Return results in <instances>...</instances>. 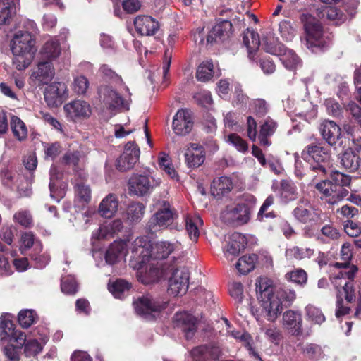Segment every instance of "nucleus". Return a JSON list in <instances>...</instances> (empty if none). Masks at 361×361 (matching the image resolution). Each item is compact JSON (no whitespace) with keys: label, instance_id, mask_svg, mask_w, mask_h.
<instances>
[{"label":"nucleus","instance_id":"nucleus-1","mask_svg":"<svg viewBox=\"0 0 361 361\" xmlns=\"http://www.w3.org/2000/svg\"><path fill=\"white\" fill-rule=\"evenodd\" d=\"M260 293L262 312L269 322H274L283 310V305H290L296 298L294 290L287 287L272 286L267 278L259 277L256 282Z\"/></svg>","mask_w":361,"mask_h":361},{"label":"nucleus","instance_id":"nucleus-2","mask_svg":"<svg viewBox=\"0 0 361 361\" xmlns=\"http://www.w3.org/2000/svg\"><path fill=\"white\" fill-rule=\"evenodd\" d=\"M180 244L169 241H159L152 245L146 237L137 238L130 247L133 258L140 264H145L149 259H164L170 255L175 258L180 250Z\"/></svg>","mask_w":361,"mask_h":361},{"label":"nucleus","instance_id":"nucleus-3","mask_svg":"<svg viewBox=\"0 0 361 361\" xmlns=\"http://www.w3.org/2000/svg\"><path fill=\"white\" fill-rule=\"evenodd\" d=\"M13 64L18 70L27 68L32 63L36 51L35 40L28 32H17L11 42Z\"/></svg>","mask_w":361,"mask_h":361},{"label":"nucleus","instance_id":"nucleus-4","mask_svg":"<svg viewBox=\"0 0 361 361\" xmlns=\"http://www.w3.org/2000/svg\"><path fill=\"white\" fill-rule=\"evenodd\" d=\"M102 104L110 111H128L132 102L131 93L128 86L116 84V87L104 85L99 89Z\"/></svg>","mask_w":361,"mask_h":361},{"label":"nucleus","instance_id":"nucleus-5","mask_svg":"<svg viewBox=\"0 0 361 361\" xmlns=\"http://www.w3.org/2000/svg\"><path fill=\"white\" fill-rule=\"evenodd\" d=\"M357 271V267L353 265L349 271H341L332 279V283L337 289V310L336 316L340 317L349 313L350 309L342 305L343 297L348 302L355 300V289L353 279Z\"/></svg>","mask_w":361,"mask_h":361},{"label":"nucleus","instance_id":"nucleus-6","mask_svg":"<svg viewBox=\"0 0 361 361\" xmlns=\"http://www.w3.org/2000/svg\"><path fill=\"white\" fill-rule=\"evenodd\" d=\"M300 19L305 30L306 47L308 49L314 51V48L323 49L329 44V37L324 35L322 25L314 17L308 13H303Z\"/></svg>","mask_w":361,"mask_h":361},{"label":"nucleus","instance_id":"nucleus-7","mask_svg":"<svg viewBox=\"0 0 361 361\" xmlns=\"http://www.w3.org/2000/svg\"><path fill=\"white\" fill-rule=\"evenodd\" d=\"M178 216V214L171 204L166 200L159 202L157 211L152 216L147 224L151 233L164 230L169 227Z\"/></svg>","mask_w":361,"mask_h":361},{"label":"nucleus","instance_id":"nucleus-8","mask_svg":"<svg viewBox=\"0 0 361 361\" xmlns=\"http://www.w3.org/2000/svg\"><path fill=\"white\" fill-rule=\"evenodd\" d=\"M250 215V208L246 204L231 202L221 211L220 219L226 224L237 226L247 224Z\"/></svg>","mask_w":361,"mask_h":361},{"label":"nucleus","instance_id":"nucleus-9","mask_svg":"<svg viewBox=\"0 0 361 361\" xmlns=\"http://www.w3.org/2000/svg\"><path fill=\"white\" fill-rule=\"evenodd\" d=\"M330 153L327 148L310 145L302 152V158L310 164L312 171L324 175L326 173L325 165L330 160Z\"/></svg>","mask_w":361,"mask_h":361},{"label":"nucleus","instance_id":"nucleus-10","mask_svg":"<svg viewBox=\"0 0 361 361\" xmlns=\"http://www.w3.org/2000/svg\"><path fill=\"white\" fill-rule=\"evenodd\" d=\"M159 183V180H156L147 171L144 174H133L130 177L128 182L129 190L137 196H144Z\"/></svg>","mask_w":361,"mask_h":361},{"label":"nucleus","instance_id":"nucleus-11","mask_svg":"<svg viewBox=\"0 0 361 361\" xmlns=\"http://www.w3.org/2000/svg\"><path fill=\"white\" fill-rule=\"evenodd\" d=\"M171 276L169 279V294L174 296L185 294L188 288L189 271L185 267L174 268L170 269Z\"/></svg>","mask_w":361,"mask_h":361},{"label":"nucleus","instance_id":"nucleus-12","mask_svg":"<svg viewBox=\"0 0 361 361\" xmlns=\"http://www.w3.org/2000/svg\"><path fill=\"white\" fill-rule=\"evenodd\" d=\"M315 188L321 193V198L330 204L338 203L345 198L349 193L345 188L334 185L333 182L329 180L317 183Z\"/></svg>","mask_w":361,"mask_h":361},{"label":"nucleus","instance_id":"nucleus-13","mask_svg":"<svg viewBox=\"0 0 361 361\" xmlns=\"http://www.w3.org/2000/svg\"><path fill=\"white\" fill-rule=\"evenodd\" d=\"M140 147L134 142H128L121 156L116 159V166L121 171L133 169L139 160Z\"/></svg>","mask_w":361,"mask_h":361},{"label":"nucleus","instance_id":"nucleus-14","mask_svg":"<svg viewBox=\"0 0 361 361\" xmlns=\"http://www.w3.org/2000/svg\"><path fill=\"white\" fill-rule=\"evenodd\" d=\"M63 111L68 119L78 121L89 118L92 114L90 104L82 99H75L66 104Z\"/></svg>","mask_w":361,"mask_h":361},{"label":"nucleus","instance_id":"nucleus-15","mask_svg":"<svg viewBox=\"0 0 361 361\" xmlns=\"http://www.w3.org/2000/svg\"><path fill=\"white\" fill-rule=\"evenodd\" d=\"M165 306V302L154 300L149 295L139 298L134 302L136 313L148 319L153 318L154 314L159 312Z\"/></svg>","mask_w":361,"mask_h":361},{"label":"nucleus","instance_id":"nucleus-16","mask_svg":"<svg viewBox=\"0 0 361 361\" xmlns=\"http://www.w3.org/2000/svg\"><path fill=\"white\" fill-rule=\"evenodd\" d=\"M293 214L295 218L302 224H313L321 219L322 212L312 207L308 200H301Z\"/></svg>","mask_w":361,"mask_h":361},{"label":"nucleus","instance_id":"nucleus-17","mask_svg":"<svg viewBox=\"0 0 361 361\" xmlns=\"http://www.w3.org/2000/svg\"><path fill=\"white\" fill-rule=\"evenodd\" d=\"M193 127V120L190 111L186 109H179L173 118L172 128L174 133L180 136L189 134Z\"/></svg>","mask_w":361,"mask_h":361},{"label":"nucleus","instance_id":"nucleus-18","mask_svg":"<svg viewBox=\"0 0 361 361\" xmlns=\"http://www.w3.org/2000/svg\"><path fill=\"white\" fill-rule=\"evenodd\" d=\"M44 94L49 106L57 107L67 98V87L63 82H53L46 87Z\"/></svg>","mask_w":361,"mask_h":361},{"label":"nucleus","instance_id":"nucleus-19","mask_svg":"<svg viewBox=\"0 0 361 361\" xmlns=\"http://www.w3.org/2000/svg\"><path fill=\"white\" fill-rule=\"evenodd\" d=\"M54 75L55 71L51 62L42 60L33 69L30 79L37 85H42L49 82Z\"/></svg>","mask_w":361,"mask_h":361},{"label":"nucleus","instance_id":"nucleus-20","mask_svg":"<svg viewBox=\"0 0 361 361\" xmlns=\"http://www.w3.org/2000/svg\"><path fill=\"white\" fill-rule=\"evenodd\" d=\"M205 150L202 145L191 142L185 148L184 157L187 166L190 168H197L201 166L205 160Z\"/></svg>","mask_w":361,"mask_h":361},{"label":"nucleus","instance_id":"nucleus-21","mask_svg":"<svg viewBox=\"0 0 361 361\" xmlns=\"http://www.w3.org/2000/svg\"><path fill=\"white\" fill-rule=\"evenodd\" d=\"M80 180H75V202L78 207L83 208L88 204L91 200L92 192L89 185H86L82 180L86 177L83 172L77 173Z\"/></svg>","mask_w":361,"mask_h":361},{"label":"nucleus","instance_id":"nucleus-22","mask_svg":"<svg viewBox=\"0 0 361 361\" xmlns=\"http://www.w3.org/2000/svg\"><path fill=\"white\" fill-rule=\"evenodd\" d=\"M173 322L185 333L187 339L193 337L197 328V319L194 316L185 312H178L173 317Z\"/></svg>","mask_w":361,"mask_h":361},{"label":"nucleus","instance_id":"nucleus-23","mask_svg":"<svg viewBox=\"0 0 361 361\" xmlns=\"http://www.w3.org/2000/svg\"><path fill=\"white\" fill-rule=\"evenodd\" d=\"M195 361H214L221 355V350L216 344L200 345L193 348L190 352Z\"/></svg>","mask_w":361,"mask_h":361},{"label":"nucleus","instance_id":"nucleus-24","mask_svg":"<svg viewBox=\"0 0 361 361\" xmlns=\"http://www.w3.org/2000/svg\"><path fill=\"white\" fill-rule=\"evenodd\" d=\"M246 245L245 237L240 233H233L228 237L224 248V256L230 260L238 256Z\"/></svg>","mask_w":361,"mask_h":361},{"label":"nucleus","instance_id":"nucleus-25","mask_svg":"<svg viewBox=\"0 0 361 361\" xmlns=\"http://www.w3.org/2000/svg\"><path fill=\"white\" fill-rule=\"evenodd\" d=\"M134 25L136 31L141 35H154L159 28V24L149 16H139L135 18Z\"/></svg>","mask_w":361,"mask_h":361},{"label":"nucleus","instance_id":"nucleus-26","mask_svg":"<svg viewBox=\"0 0 361 361\" xmlns=\"http://www.w3.org/2000/svg\"><path fill=\"white\" fill-rule=\"evenodd\" d=\"M282 326L292 335H298L302 329V317L299 312L286 311L282 317Z\"/></svg>","mask_w":361,"mask_h":361},{"label":"nucleus","instance_id":"nucleus-27","mask_svg":"<svg viewBox=\"0 0 361 361\" xmlns=\"http://www.w3.org/2000/svg\"><path fill=\"white\" fill-rule=\"evenodd\" d=\"M232 29V24L228 20H222L215 25L207 37V42L212 44L219 41H223L228 38Z\"/></svg>","mask_w":361,"mask_h":361},{"label":"nucleus","instance_id":"nucleus-28","mask_svg":"<svg viewBox=\"0 0 361 361\" xmlns=\"http://www.w3.org/2000/svg\"><path fill=\"white\" fill-rule=\"evenodd\" d=\"M127 253V244L125 241H114L106 252V262L109 264H114L125 257Z\"/></svg>","mask_w":361,"mask_h":361},{"label":"nucleus","instance_id":"nucleus-29","mask_svg":"<svg viewBox=\"0 0 361 361\" xmlns=\"http://www.w3.org/2000/svg\"><path fill=\"white\" fill-rule=\"evenodd\" d=\"M320 131L323 138L331 145L335 144L341 135L340 127L331 121L323 122L320 126Z\"/></svg>","mask_w":361,"mask_h":361},{"label":"nucleus","instance_id":"nucleus-30","mask_svg":"<svg viewBox=\"0 0 361 361\" xmlns=\"http://www.w3.org/2000/svg\"><path fill=\"white\" fill-rule=\"evenodd\" d=\"M185 230L190 240L195 243L197 241L200 235V227L202 226L203 221L197 215L188 214L185 218Z\"/></svg>","mask_w":361,"mask_h":361},{"label":"nucleus","instance_id":"nucleus-31","mask_svg":"<svg viewBox=\"0 0 361 361\" xmlns=\"http://www.w3.org/2000/svg\"><path fill=\"white\" fill-rule=\"evenodd\" d=\"M118 207L117 198L114 195H109L102 200L99 207V213L105 218H111Z\"/></svg>","mask_w":361,"mask_h":361},{"label":"nucleus","instance_id":"nucleus-32","mask_svg":"<svg viewBox=\"0 0 361 361\" xmlns=\"http://www.w3.org/2000/svg\"><path fill=\"white\" fill-rule=\"evenodd\" d=\"M61 51L59 42L56 39H50L44 44L41 50L42 58L51 62L59 56Z\"/></svg>","mask_w":361,"mask_h":361},{"label":"nucleus","instance_id":"nucleus-33","mask_svg":"<svg viewBox=\"0 0 361 361\" xmlns=\"http://www.w3.org/2000/svg\"><path fill=\"white\" fill-rule=\"evenodd\" d=\"M314 254V250L312 248H302L298 246H293L287 248L285 252V256L287 260H302L310 259Z\"/></svg>","mask_w":361,"mask_h":361},{"label":"nucleus","instance_id":"nucleus-34","mask_svg":"<svg viewBox=\"0 0 361 361\" xmlns=\"http://www.w3.org/2000/svg\"><path fill=\"white\" fill-rule=\"evenodd\" d=\"M317 13L319 18L322 19L326 18L335 22L336 24L342 23L345 20V14L335 7L323 6L317 10Z\"/></svg>","mask_w":361,"mask_h":361},{"label":"nucleus","instance_id":"nucleus-35","mask_svg":"<svg viewBox=\"0 0 361 361\" xmlns=\"http://www.w3.org/2000/svg\"><path fill=\"white\" fill-rule=\"evenodd\" d=\"M341 164L350 172L355 171L360 166V159L351 149H346L340 156Z\"/></svg>","mask_w":361,"mask_h":361},{"label":"nucleus","instance_id":"nucleus-36","mask_svg":"<svg viewBox=\"0 0 361 361\" xmlns=\"http://www.w3.org/2000/svg\"><path fill=\"white\" fill-rule=\"evenodd\" d=\"M233 183L230 178L222 176L214 180L212 184L211 192L214 196L220 197L231 190Z\"/></svg>","mask_w":361,"mask_h":361},{"label":"nucleus","instance_id":"nucleus-37","mask_svg":"<svg viewBox=\"0 0 361 361\" xmlns=\"http://www.w3.org/2000/svg\"><path fill=\"white\" fill-rule=\"evenodd\" d=\"M130 284L123 279H116L109 282L108 289L116 298H122L126 296L130 290Z\"/></svg>","mask_w":361,"mask_h":361},{"label":"nucleus","instance_id":"nucleus-38","mask_svg":"<svg viewBox=\"0 0 361 361\" xmlns=\"http://www.w3.org/2000/svg\"><path fill=\"white\" fill-rule=\"evenodd\" d=\"M19 0H0V24H6L16 13Z\"/></svg>","mask_w":361,"mask_h":361},{"label":"nucleus","instance_id":"nucleus-39","mask_svg":"<svg viewBox=\"0 0 361 361\" xmlns=\"http://www.w3.org/2000/svg\"><path fill=\"white\" fill-rule=\"evenodd\" d=\"M228 334L233 337L234 338L239 340L247 348L249 353L252 355L256 360L262 361L259 355L255 350L250 343L251 337L247 333H242L238 331L228 330Z\"/></svg>","mask_w":361,"mask_h":361},{"label":"nucleus","instance_id":"nucleus-40","mask_svg":"<svg viewBox=\"0 0 361 361\" xmlns=\"http://www.w3.org/2000/svg\"><path fill=\"white\" fill-rule=\"evenodd\" d=\"M11 128L13 136L22 141L26 139L27 136V128L25 123L18 117L13 116L11 118Z\"/></svg>","mask_w":361,"mask_h":361},{"label":"nucleus","instance_id":"nucleus-41","mask_svg":"<svg viewBox=\"0 0 361 361\" xmlns=\"http://www.w3.org/2000/svg\"><path fill=\"white\" fill-rule=\"evenodd\" d=\"M257 260L256 255H244L238 259L236 269L240 274H247L255 269Z\"/></svg>","mask_w":361,"mask_h":361},{"label":"nucleus","instance_id":"nucleus-42","mask_svg":"<svg viewBox=\"0 0 361 361\" xmlns=\"http://www.w3.org/2000/svg\"><path fill=\"white\" fill-rule=\"evenodd\" d=\"M262 46L266 52L278 56L285 50L283 44L271 35L263 37Z\"/></svg>","mask_w":361,"mask_h":361},{"label":"nucleus","instance_id":"nucleus-43","mask_svg":"<svg viewBox=\"0 0 361 361\" xmlns=\"http://www.w3.org/2000/svg\"><path fill=\"white\" fill-rule=\"evenodd\" d=\"M243 42L247 47L249 55L258 49L260 45V40L258 33L254 30L247 29L244 32Z\"/></svg>","mask_w":361,"mask_h":361},{"label":"nucleus","instance_id":"nucleus-44","mask_svg":"<svg viewBox=\"0 0 361 361\" xmlns=\"http://www.w3.org/2000/svg\"><path fill=\"white\" fill-rule=\"evenodd\" d=\"M279 58L284 66L288 70H294L300 65V59L295 53L285 47V50L279 55Z\"/></svg>","mask_w":361,"mask_h":361},{"label":"nucleus","instance_id":"nucleus-45","mask_svg":"<svg viewBox=\"0 0 361 361\" xmlns=\"http://www.w3.org/2000/svg\"><path fill=\"white\" fill-rule=\"evenodd\" d=\"M16 329L11 320L1 317L0 340L2 344L8 343Z\"/></svg>","mask_w":361,"mask_h":361},{"label":"nucleus","instance_id":"nucleus-46","mask_svg":"<svg viewBox=\"0 0 361 361\" xmlns=\"http://www.w3.org/2000/svg\"><path fill=\"white\" fill-rule=\"evenodd\" d=\"M305 311L306 319L313 324L320 325L326 320L322 311L313 305H307Z\"/></svg>","mask_w":361,"mask_h":361},{"label":"nucleus","instance_id":"nucleus-47","mask_svg":"<svg viewBox=\"0 0 361 361\" xmlns=\"http://www.w3.org/2000/svg\"><path fill=\"white\" fill-rule=\"evenodd\" d=\"M213 64L209 61H204L200 64L196 72L197 80L204 82L209 81L213 76Z\"/></svg>","mask_w":361,"mask_h":361},{"label":"nucleus","instance_id":"nucleus-48","mask_svg":"<svg viewBox=\"0 0 361 361\" xmlns=\"http://www.w3.org/2000/svg\"><path fill=\"white\" fill-rule=\"evenodd\" d=\"M145 213V206L140 202H134L130 204L126 210V216L130 222L140 221Z\"/></svg>","mask_w":361,"mask_h":361},{"label":"nucleus","instance_id":"nucleus-49","mask_svg":"<svg viewBox=\"0 0 361 361\" xmlns=\"http://www.w3.org/2000/svg\"><path fill=\"white\" fill-rule=\"evenodd\" d=\"M164 276V270L158 267H154L152 265L149 270L144 274H140L139 276L140 280L145 284H149L159 281Z\"/></svg>","mask_w":361,"mask_h":361},{"label":"nucleus","instance_id":"nucleus-50","mask_svg":"<svg viewBox=\"0 0 361 361\" xmlns=\"http://www.w3.org/2000/svg\"><path fill=\"white\" fill-rule=\"evenodd\" d=\"M340 255L343 262H336L334 266L338 269L349 267L353 257L352 246L349 243H345L343 244Z\"/></svg>","mask_w":361,"mask_h":361},{"label":"nucleus","instance_id":"nucleus-51","mask_svg":"<svg viewBox=\"0 0 361 361\" xmlns=\"http://www.w3.org/2000/svg\"><path fill=\"white\" fill-rule=\"evenodd\" d=\"M61 178V174L59 172L58 169L52 166L50 169V183H49V189H50V196L52 199L56 200V202H59L60 199L63 196V192L60 191L59 193H56L55 190V179H59Z\"/></svg>","mask_w":361,"mask_h":361},{"label":"nucleus","instance_id":"nucleus-52","mask_svg":"<svg viewBox=\"0 0 361 361\" xmlns=\"http://www.w3.org/2000/svg\"><path fill=\"white\" fill-rule=\"evenodd\" d=\"M37 315L33 310H24L18 313V322L23 328H28L34 324Z\"/></svg>","mask_w":361,"mask_h":361},{"label":"nucleus","instance_id":"nucleus-53","mask_svg":"<svg viewBox=\"0 0 361 361\" xmlns=\"http://www.w3.org/2000/svg\"><path fill=\"white\" fill-rule=\"evenodd\" d=\"M286 279L296 284L303 286L307 280L306 271L302 269H295L286 274Z\"/></svg>","mask_w":361,"mask_h":361},{"label":"nucleus","instance_id":"nucleus-54","mask_svg":"<svg viewBox=\"0 0 361 361\" xmlns=\"http://www.w3.org/2000/svg\"><path fill=\"white\" fill-rule=\"evenodd\" d=\"M297 197L296 188L293 183L282 181L281 184V197L285 202L293 200Z\"/></svg>","mask_w":361,"mask_h":361},{"label":"nucleus","instance_id":"nucleus-55","mask_svg":"<svg viewBox=\"0 0 361 361\" xmlns=\"http://www.w3.org/2000/svg\"><path fill=\"white\" fill-rule=\"evenodd\" d=\"M85 156L80 152H66L61 161L64 164L73 165L76 167L84 161Z\"/></svg>","mask_w":361,"mask_h":361},{"label":"nucleus","instance_id":"nucleus-56","mask_svg":"<svg viewBox=\"0 0 361 361\" xmlns=\"http://www.w3.org/2000/svg\"><path fill=\"white\" fill-rule=\"evenodd\" d=\"M90 86L88 79L84 75H78L74 78L73 89L78 95L86 94Z\"/></svg>","mask_w":361,"mask_h":361},{"label":"nucleus","instance_id":"nucleus-57","mask_svg":"<svg viewBox=\"0 0 361 361\" xmlns=\"http://www.w3.org/2000/svg\"><path fill=\"white\" fill-rule=\"evenodd\" d=\"M45 341L39 342L37 339H30L25 344V353L26 356L30 357L39 353L44 346Z\"/></svg>","mask_w":361,"mask_h":361},{"label":"nucleus","instance_id":"nucleus-58","mask_svg":"<svg viewBox=\"0 0 361 361\" xmlns=\"http://www.w3.org/2000/svg\"><path fill=\"white\" fill-rule=\"evenodd\" d=\"M279 30L283 39L287 42L292 41L295 36V30L290 23L283 20L279 23Z\"/></svg>","mask_w":361,"mask_h":361},{"label":"nucleus","instance_id":"nucleus-59","mask_svg":"<svg viewBox=\"0 0 361 361\" xmlns=\"http://www.w3.org/2000/svg\"><path fill=\"white\" fill-rule=\"evenodd\" d=\"M61 288L66 294H75L78 290V285L73 276H68L61 279Z\"/></svg>","mask_w":361,"mask_h":361},{"label":"nucleus","instance_id":"nucleus-60","mask_svg":"<svg viewBox=\"0 0 361 361\" xmlns=\"http://www.w3.org/2000/svg\"><path fill=\"white\" fill-rule=\"evenodd\" d=\"M13 221L23 227H30L32 224V218L28 211L20 210L13 215Z\"/></svg>","mask_w":361,"mask_h":361},{"label":"nucleus","instance_id":"nucleus-61","mask_svg":"<svg viewBox=\"0 0 361 361\" xmlns=\"http://www.w3.org/2000/svg\"><path fill=\"white\" fill-rule=\"evenodd\" d=\"M274 198L272 195H269L265 200L257 214V219L259 221H262L264 218H274L275 216L274 212H267L268 208L274 204Z\"/></svg>","mask_w":361,"mask_h":361},{"label":"nucleus","instance_id":"nucleus-62","mask_svg":"<svg viewBox=\"0 0 361 361\" xmlns=\"http://www.w3.org/2000/svg\"><path fill=\"white\" fill-rule=\"evenodd\" d=\"M302 351L304 355L308 358L314 359L320 356L322 353L321 348L312 343H307L302 347Z\"/></svg>","mask_w":361,"mask_h":361},{"label":"nucleus","instance_id":"nucleus-63","mask_svg":"<svg viewBox=\"0 0 361 361\" xmlns=\"http://www.w3.org/2000/svg\"><path fill=\"white\" fill-rule=\"evenodd\" d=\"M331 182L334 185L344 188L350 183V178L349 176L345 175L338 171H334L331 173Z\"/></svg>","mask_w":361,"mask_h":361},{"label":"nucleus","instance_id":"nucleus-64","mask_svg":"<svg viewBox=\"0 0 361 361\" xmlns=\"http://www.w3.org/2000/svg\"><path fill=\"white\" fill-rule=\"evenodd\" d=\"M100 72L106 79L111 80L115 84L123 85V80L107 65H102L99 69Z\"/></svg>","mask_w":361,"mask_h":361}]
</instances>
